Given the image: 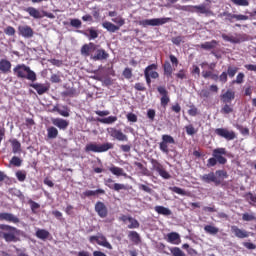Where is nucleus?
Here are the masks:
<instances>
[{
	"label": "nucleus",
	"instance_id": "nucleus-63",
	"mask_svg": "<svg viewBox=\"0 0 256 256\" xmlns=\"http://www.w3.org/2000/svg\"><path fill=\"white\" fill-rule=\"evenodd\" d=\"M181 11H186L188 13H195V6L193 5H186L180 7Z\"/></svg>",
	"mask_w": 256,
	"mask_h": 256
},
{
	"label": "nucleus",
	"instance_id": "nucleus-10",
	"mask_svg": "<svg viewBox=\"0 0 256 256\" xmlns=\"http://www.w3.org/2000/svg\"><path fill=\"white\" fill-rule=\"evenodd\" d=\"M219 17H225V21H229V23H233V19L236 21H249V16L247 15L233 14L227 11L220 13Z\"/></svg>",
	"mask_w": 256,
	"mask_h": 256
},
{
	"label": "nucleus",
	"instance_id": "nucleus-33",
	"mask_svg": "<svg viewBox=\"0 0 256 256\" xmlns=\"http://www.w3.org/2000/svg\"><path fill=\"white\" fill-rule=\"evenodd\" d=\"M154 210L156 211V213H158V215H164L165 217H169V215H173V212L164 206H155Z\"/></svg>",
	"mask_w": 256,
	"mask_h": 256
},
{
	"label": "nucleus",
	"instance_id": "nucleus-6",
	"mask_svg": "<svg viewBox=\"0 0 256 256\" xmlns=\"http://www.w3.org/2000/svg\"><path fill=\"white\" fill-rule=\"evenodd\" d=\"M173 21L171 18H153V19H145L140 20L138 25L141 27H159L161 25H165L166 23H171Z\"/></svg>",
	"mask_w": 256,
	"mask_h": 256
},
{
	"label": "nucleus",
	"instance_id": "nucleus-57",
	"mask_svg": "<svg viewBox=\"0 0 256 256\" xmlns=\"http://www.w3.org/2000/svg\"><path fill=\"white\" fill-rule=\"evenodd\" d=\"M70 25H71V27H75V29H80V27H81V25H83V23L81 22V20L75 18V19L70 20Z\"/></svg>",
	"mask_w": 256,
	"mask_h": 256
},
{
	"label": "nucleus",
	"instance_id": "nucleus-43",
	"mask_svg": "<svg viewBox=\"0 0 256 256\" xmlns=\"http://www.w3.org/2000/svg\"><path fill=\"white\" fill-rule=\"evenodd\" d=\"M237 71H239V68L237 66H231L229 65L227 68V75L230 77V79H233L235 75H237Z\"/></svg>",
	"mask_w": 256,
	"mask_h": 256
},
{
	"label": "nucleus",
	"instance_id": "nucleus-49",
	"mask_svg": "<svg viewBox=\"0 0 256 256\" xmlns=\"http://www.w3.org/2000/svg\"><path fill=\"white\" fill-rule=\"evenodd\" d=\"M23 163V160L17 156H13L12 159L10 160V165H14V167H21Z\"/></svg>",
	"mask_w": 256,
	"mask_h": 256
},
{
	"label": "nucleus",
	"instance_id": "nucleus-7",
	"mask_svg": "<svg viewBox=\"0 0 256 256\" xmlns=\"http://www.w3.org/2000/svg\"><path fill=\"white\" fill-rule=\"evenodd\" d=\"M169 145H175V138L169 134L162 135V141L159 143V149L166 155L169 154Z\"/></svg>",
	"mask_w": 256,
	"mask_h": 256
},
{
	"label": "nucleus",
	"instance_id": "nucleus-29",
	"mask_svg": "<svg viewBox=\"0 0 256 256\" xmlns=\"http://www.w3.org/2000/svg\"><path fill=\"white\" fill-rule=\"evenodd\" d=\"M11 62L7 59L0 60V71L4 74L11 73Z\"/></svg>",
	"mask_w": 256,
	"mask_h": 256
},
{
	"label": "nucleus",
	"instance_id": "nucleus-21",
	"mask_svg": "<svg viewBox=\"0 0 256 256\" xmlns=\"http://www.w3.org/2000/svg\"><path fill=\"white\" fill-rule=\"evenodd\" d=\"M194 13H198L200 15H206V16L213 15V11H211V8L207 7V5L205 4L195 5Z\"/></svg>",
	"mask_w": 256,
	"mask_h": 256
},
{
	"label": "nucleus",
	"instance_id": "nucleus-40",
	"mask_svg": "<svg viewBox=\"0 0 256 256\" xmlns=\"http://www.w3.org/2000/svg\"><path fill=\"white\" fill-rule=\"evenodd\" d=\"M128 238L132 243H135L136 245H139L141 243V236H139V233L137 231H130L128 234Z\"/></svg>",
	"mask_w": 256,
	"mask_h": 256
},
{
	"label": "nucleus",
	"instance_id": "nucleus-2",
	"mask_svg": "<svg viewBox=\"0 0 256 256\" xmlns=\"http://www.w3.org/2000/svg\"><path fill=\"white\" fill-rule=\"evenodd\" d=\"M13 71L14 75H16L18 79H27L32 83H35V81H37V74L25 64L16 65Z\"/></svg>",
	"mask_w": 256,
	"mask_h": 256
},
{
	"label": "nucleus",
	"instance_id": "nucleus-52",
	"mask_svg": "<svg viewBox=\"0 0 256 256\" xmlns=\"http://www.w3.org/2000/svg\"><path fill=\"white\" fill-rule=\"evenodd\" d=\"M242 221H256L254 213H244L242 214Z\"/></svg>",
	"mask_w": 256,
	"mask_h": 256
},
{
	"label": "nucleus",
	"instance_id": "nucleus-50",
	"mask_svg": "<svg viewBox=\"0 0 256 256\" xmlns=\"http://www.w3.org/2000/svg\"><path fill=\"white\" fill-rule=\"evenodd\" d=\"M128 221L130 223L128 229H139V221H137V219L128 218Z\"/></svg>",
	"mask_w": 256,
	"mask_h": 256
},
{
	"label": "nucleus",
	"instance_id": "nucleus-42",
	"mask_svg": "<svg viewBox=\"0 0 256 256\" xmlns=\"http://www.w3.org/2000/svg\"><path fill=\"white\" fill-rule=\"evenodd\" d=\"M99 123H104V125H112L117 121V116H109L107 118L98 119Z\"/></svg>",
	"mask_w": 256,
	"mask_h": 256
},
{
	"label": "nucleus",
	"instance_id": "nucleus-59",
	"mask_svg": "<svg viewBox=\"0 0 256 256\" xmlns=\"http://www.w3.org/2000/svg\"><path fill=\"white\" fill-rule=\"evenodd\" d=\"M135 167L139 168L142 171V175H147L149 170L141 163V162H134Z\"/></svg>",
	"mask_w": 256,
	"mask_h": 256
},
{
	"label": "nucleus",
	"instance_id": "nucleus-47",
	"mask_svg": "<svg viewBox=\"0 0 256 256\" xmlns=\"http://www.w3.org/2000/svg\"><path fill=\"white\" fill-rule=\"evenodd\" d=\"M150 163H151L154 171H156L157 173H159V171H161V169L164 168L156 159H151Z\"/></svg>",
	"mask_w": 256,
	"mask_h": 256
},
{
	"label": "nucleus",
	"instance_id": "nucleus-46",
	"mask_svg": "<svg viewBox=\"0 0 256 256\" xmlns=\"http://www.w3.org/2000/svg\"><path fill=\"white\" fill-rule=\"evenodd\" d=\"M170 253L172 256H185V252H183L179 247L170 248Z\"/></svg>",
	"mask_w": 256,
	"mask_h": 256
},
{
	"label": "nucleus",
	"instance_id": "nucleus-62",
	"mask_svg": "<svg viewBox=\"0 0 256 256\" xmlns=\"http://www.w3.org/2000/svg\"><path fill=\"white\" fill-rule=\"evenodd\" d=\"M185 130H186V133H187V135H191V136H193V135H195V133H197V130L195 129V127H193V125H188V126H186L185 127Z\"/></svg>",
	"mask_w": 256,
	"mask_h": 256
},
{
	"label": "nucleus",
	"instance_id": "nucleus-16",
	"mask_svg": "<svg viewBox=\"0 0 256 256\" xmlns=\"http://www.w3.org/2000/svg\"><path fill=\"white\" fill-rule=\"evenodd\" d=\"M222 39L228 41V43H243L247 41V36L245 34H236V36H229L227 34H222Z\"/></svg>",
	"mask_w": 256,
	"mask_h": 256
},
{
	"label": "nucleus",
	"instance_id": "nucleus-19",
	"mask_svg": "<svg viewBox=\"0 0 256 256\" xmlns=\"http://www.w3.org/2000/svg\"><path fill=\"white\" fill-rule=\"evenodd\" d=\"M30 87H32V89H35L38 95H45V93H48L49 89H51V86L49 84L41 83L30 84Z\"/></svg>",
	"mask_w": 256,
	"mask_h": 256
},
{
	"label": "nucleus",
	"instance_id": "nucleus-58",
	"mask_svg": "<svg viewBox=\"0 0 256 256\" xmlns=\"http://www.w3.org/2000/svg\"><path fill=\"white\" fill-rule=\"evenodd\" d=\"M170 189L173 191V193H177V195H182V196L187 195V192L183 188L174 186Z\"/></svg>",
	"mask_w": 256,
	"mask_h": 256
},
{
	"label": "nucleus",
	"instance_id": "nucleus-48",
	"mask_svg": "<svg viewBox=\"0 0 256 256\" xmlns=\"http://www.w3.org/2000/svg\"><path fill=\"white\" fill-rule=\"evenodd\" d=\"M221 113L223 115H229L230 113H233V106L225 103V105L221 108Z\"/></svg>",
	"mask_w": 256,
	"mask_h": 256
},
{
	"label": "nucleus",
	"instance_id": "nucleus-4",
	"mask_svg": "<svg viewBox=\"0 0 256 256\" xmlns=\"http://www.w3.org/2000/svg\"><path fill=\"white\" fill-rule=\"evenodd\" d=\"M223 155H227L226 148H215L212 151V158L207 160L206 167H215L217 163H219V165H225L227 163V158H225Z\"/></svg>",
	"mask_w": 256,
	"mask_h": 256
},
{
	"label": "nucleus",
	"instance_id": "nucleus-38",
	"mask_svg": "<svg viewBox=\"0 0 256 256\" xmlns=\"http://www.w3.org/2000/svg\"><path fill=\"white\" fill-rule=\"evenodd\" d=\"M102 27L109 31V33H115L116 31H119V26L107 21L102 23Z\"/></svg>",
	"mask_w": 256,
	"mask_h": 256
},
{
	"label": "nucleus",
	"instance_id": "nucleus-27",
	"mask_svg": "<svg viewBox=\"0 0 256 256\" xmlns=\"http://www.w3.org/2000/svg\"><path fill=\"white\" fill-rule=\"evenodd\" d=\"M222 103H231L235 99V92L233 90H227L220 96Z\"/></svg>",
	"mask_w": 256,
	"mask_h": 256
},
{
	"label": "nucleus",
	"instance_id": "nucleus-53",
	"mask_svg": "<svg viewBox=\"0 0 256 256\" xmlns=\"http://www.w3.org/2000/svg\"><path fill=\"white\" fill-rule=\"evenodd\" d=\"M59 115L62 117H69L71 115V110L68 106H62V109L60 108Z\"/></svg>",
	"mask_w": 256,
	"mask_h": 256
},
{
	"label": "nucleus",
	"instance_id": "nucleus-39",
	"mask_svg": "<svg viewBox=\"0 0 256 256\" xmlns=\"http://www.w3.org/2000/svg\"><path fill=\"white\" fill-rule=\"evenodd\" d=\"M95 195H105V191L103 189L97 190H86L83 192L84 197H95Z\"/></svg>",
	"mask_w": 256,
	"mask_h": 256
},
{
	"label": "nucleus",
	"instance_id": "nucleus-28",
	"mask_svg": "<svg viewBox=\"0 0 256 256\" xmlns=\"http://www.w3.org/2000/svg\"><path fill=\"white\" fill-rule=\"evenodd\" d=\"M24 11L29 14L30 17H33V19H43V15H41V12L35 7L25 8Z\"/></svg>",
	"mask_w": 256,
	"mask_h": 256
},
{
	"label": "nucleus",
	"instance_id": "nucleus-32",
	"mask_svg": "<svg viewBox=\"0 0 256 256\" xmlns=\"http://www.w3.org/2000/svg\"><path fill=\"white\" fill-rule=\"evenodd\" d=\"M219 45L217 40H212L210 42H204L200 44V48L204 49L205 51H211V49H215Z\"/></svg>",
	"mask_w": 256,
	"mask_h": 256
},
{
	"label": "nucleus",
	"instance_id": "nucleus-26",
	"mask_svg": "<svg viewBox=\"0 0 256 256\" xmlns=\"http://www.w3.org/2000/svg\"><path fill=\"white\" fill-rule=\"evenodd\" d=\"M168 243H172V245H179L181 243V236L177 232H171L167 234Z\"/></svg>",
	"mask_w": 256,
	"mask_h": 256
},
{
	"label": "nucleus",
	"instance_id": "nucleus-60",
	"mask_svg": "<svg viewBox=\"0 0 256 256\" xmlns=\"http://www.w3.org/2000/svg\"><path fill=\"white\" fill-rule=\"evenodd\" d=\"M158 175L162 177V179H171V174L165 170V168L158 171Z\"/></svg>",
	"mask_w": 256,
	"mask_h": 256
},
{
	"label": "nucleus",
	"instance_id": "nucleus-11",
	"mask_svg": "<svg viewBox=\"0 0 256 256\" xmlns=\"http://www.w3.org/2000/svg\"><path fill=\"white\" fill-rule=\"evenodd\" d=\"M104 185L117 193H119V191H127V186L125 184L115 183L113 178L104 179Z\"/></svg>",
	"mask_w": 256,
	"mask_h": 256
},
{
	"label": "nucleus",
	"instance_id": "nucleus-8",
	"mask_svg": "<svg viewBox=\"0 0 256 256\" xmlns=\"http://www.w3.org/2000/svg\"><path fill=\"white\" fill-rule=\"evenodd\" d=\"M215 135L218 137H222V139H226V141H233L237 139V134L233 130H229L227 128H216L214 130Z\"/></svg>",
	"mask_w": 256,
	"mask_h": 256
},
{
	"label": "nucleus",
	"instance_id": "nucleus-5",
	"mask_svg": "<svg viewBox=\"0 0 256 256\" xmlns=\"http://www.w3.org/2000/svg\"><path fill=\"white\" fill-rule=\"evenodd\" d=\"M110 149H113V143L111 142H106L104 144L89 143L85 146L86 153H106V151H109Z\"/></svg>",
	"mask_w": 256,
	"mask_h": 256
},
{
	"label": "nucleus",
	"instance_id": "nucleus-3",
	"mask_svg": "<svg viewBox=\"0 0 256 256\" xmlns=\"http://www.w3.org/2000/svg\"><path fill=\"white\" fill-rule=\"evenodd\" d=\"M229 174L225 170H216L215 172H209L200 176V180L203 183H214L216 186L221 185L223 179H227Z\"/></svg>",
	"mask_w": 256,
	"mask_h": 256
},
{
	"label": "nucleus",
	"instance_id": "nucleus-34",
	"mask_svg": "<svg viewBox=\"0 0 256 256\" xmlns=\"http://www.w3.org/2000/svg\"><path fill=\"white\" fill-rule=\"evenodd\" d=\"M109 171L112 173V175H116V177H127V173H125L123 168L112 166L109 168Z\"/></svg>",
	"mask_w": 256,
	"mask_h": 256
},
{
	"label": "nucleus",
	"instance_id": "nucleus-18",
	"mask_svg": "<svg viewBox=\"0 0 256 256\" xmlns=\"http://www.w3.org/2000/svg\"><path fill=\"white\" fill-rule=\"evenodd\" d=\"M51 123L54 127L60 129V131H65L69 127V121L63 118H51Z\"/></svg>",
	"mask_w": 256,
	"mask_h": 256
},
{
	"label": "nucleus",
	"instance_id": "nucleus-35",
	"mask_svg": "<svg viewBox=\"0 0 256 256\" xmlns=\"http://www.w3.org/2000/svg\"><path fill=\"white\" fill-rule=\"evenodd\" d=\"M163 71H164V75L166 77H172L173 76V66H171V62L170 61H165L163 64Z\"/></svg>",
	"mask_w": 256,
	"mask_h": 256
},
{
	"label": "nucleus",
	"instance_id": "nucleus-56",
	"mask_svg": "<svg viewBox=\"0 0 256 256\" xmlns=\"http://www.w3.org/2000/svg\"><path fill=\"white\" fill-rule=\"evenodd\" d=\"M228 77L229 75L224 71L221 73V75L218 76V81L222 83V85H225V83L228 81Z\"/></svg>",
	"mask_w": 256,
	"mask_h": 256
},
{
	"label": "nucleus",
	"instance_id": "nucleus-20",
	"mask_svg": "<svg viewBox=\"0 0 256 256\" xmlns=\"http://www.w3.org/2000/svg\"><path fill=\"white\" fill-rule=\"evenodd\" d=\"M0 221H6L7 223H14V225H17V223H20L19 217L8 212L0 213Z\"/></svg>",
	"mask_w": 256,
	"mask_h": 256
},
{
	"label": "nucleus",
	"instance_id": "nucleus-31",
	"mask_svg": "<svg viewBox=\"0 0 256 256\" xmlns=\"http://www.w3.org/2000/svg\"><path fill=\"white\" fill-rule=\"evenodd\" d=\"M148 69V76L152 79H159V72H156V69H158L157 64H150L146 67Z\"/></svg>",
	"mask_w": 256,
	"mask_h": 256
},
{
	"label": "nucleus",
	"instance_id": "nucleus-1",
	"mask_svg": "<svg viewBox=\"0 0 256 256\" xmlns=\"http://www.w3.org/2000/svg\"><path fill=\"white\" fill-rule=\"evenodd\" d=\"M21 234V230L17 229V227L0 224V239H4L6 243H17L21 241L19 235Z\"/></svg>",
	"mask_w": 256,
	"mask_h": 256
},
{
	"label": "nucleus",
	"instance_id": "nucleus-64",
	"mask_svg": "<svg viewBox=\"0 0 256 256\" xmlns=\"http://www.w3.org/2000/svg\"><path fill=\"white\" fill-rule=\"evenodd\" d=\"M4 33L6 35H9L10 37H13V35H15V29L13 28V26H8L4 29Z\"/></svg>",
	"mask_w": 256,
	"mask_h": 256
},
{
	"label": "nucleus",
	"instance_id": "nucleus-22",
	"mask_svg": "<svg viewBox=\"0 0 256 256\" xmlns=\"http://www.w3.org/2000/svg\"><path fill=\"white\" fill-rule=\"evenodd\" d=\"M231 233H233L238 239H247V237H249V232H247V230H243L235 225L231 226Z\"/></svg>",
	"mask_w": 256,
	"mask_h": 256
},
{
	"label": "nucleus",
	"instance_id": "nucleus-9",
	"mask_svg": "<svg viewBox=\"0 0 256 256\" xmlns=\"http://www.w3.org/2000/svg\"><path fill=\"white\" fill-rule=\"evenodd\" d=\"M90 243H97V245H100V247H105L106 249H113V246L109 241H107V237H105L103 234H98L97 236H90L89 237Z\"/></svg>",
	"mask_w": 256,
	"mask_h": 256
},
{
	"label": "nucleus",
	"instance_id": "nucleus-13",
	"mask_svg": "<svg viewBox=\"0 0 256 256\" xmlns=\"http://www.w3.org/2000/svg\"><path fill=\"white\" fill-rule=\"evenodd\" d=\"M107 133L110 135V137L116 139L117 141H129L127 135L115 127L107 128Z\"/></svg>",
	"mask_w": 256,
	"mask_h": 256
},
{
	"label": "nucleus",
	"instance_id": "nucleus-14",
	"mask_svg": "<svg viewBox=\"0 0 256 256\" xmlns=\"http://www.w3.org/2000/svg\"><path fill=\"white\" fill-rule=\"evenodd\" d=\"M18 34L24 37V39H31L35 35V32L29 25H20L18 26Z\"/></svg>",
	"mask_w": 256,
	"mask_h": 256
},
{
	"label": "nucleus",
	"instance_id": "nucleus-41",
	"mask_svg": "<svg viewBox=\"0 0 256 256\" xmlns=\"http://www.w3.org/2000/svg\"><path fill=\"white\" fill-rule=\"evenodd\" d=\"M205 233H208L209 235H217L219 233V228L213 226V225H206L204 226Z\"/></svg>",
	"mask_w": 256,
	"mask_h": 256
},
{
	"label": "nucleus",
	"instance_id": "nucleus-25",
	"mask_svg": "<svg viewBox=\"0 0 256 256\" xmlns=\"http://www.w3.org/2000/svg\"><path fill=\"white\" fill-rule=\"evenodd\" d=\"M78 33H82V35H85V37H87L89 41H93L99 37V32L93 27L88 28L86 32L79 30Z\"/></svg>",
	"mask_w": 256,
	"mask_h": 256
},
{
	"label": "nucleus",
	"instance_id": "nucleus-30",
	"mask_svg": "<svg viewBox=\"0 0 256 256\" xmlns=\"http://www.w3.org/2000/svg\"><path fill=\"white\" fill-rule=\"evenodd\" d=\"M35 235L37 239H41L42 241H47L51 237V233L46 229H38Z\"/></svg>",
	"mask_w": 256,
	"mask_h": 256
},
{
	"label": "nucleus",
	"instance_id": "nucleus-37",
	"mask_svg": "<svg viewBox=\"0 0 256 256\" xmlns=\"http://www.w3.org/2000/svg\"><path fill=\"white\" fill-rule=\"evenodd\" d=\"M245 201H247V203H249V205H252L253 207H255L256 205V194H253L252 192H247L243 195Z\"/></svg>",
	"mask_w": 256,
	"mask_h": 256
},
{
	"label": "nucleus",
	"instance_id": "nucleus-24",
	"mask_svg": "<svg viewBox=\"0 0 256 256\" xmlns=\"http://www.w3.org/2000/svg\"><path fill=\"white\" fill-rule=\"evenodd\" d=\"M93 61H105L109 59V53L105 49H97L95 55H91Z\"/></svg>",
	"mask_w": 256,
	"mask_h": 256
},
{
	"label": "nucleus",
	"instance_id": "nucleus-15",
	"mask_svg": "<svg viewBox=\"0 0 256 256\" xmlns=\"http://www.w3.org/2000/svg\"><path fill=\"white\" fill-rule=\"evenodd\" d=\"M95 51H97V45L93 42H89L81 47L80 53L83 57H91V55H93L92 53H95Z\"/></svg>",
	"mask_w": 256,
	"mask_h": 256
},
{
	"label": "nucleus",
	"instance_id": "nucleus-55",
	"mask_svg": "<svg viewBox=\"0 0 256 256\" xmlns=\"http://www.w3.org/2000/svg\"><path fill=\"white\" fill-rule=\"evenodd\" d=\"M122 75L125 79H131L133 77V69L125 68L122 72Z\"/></svg>",
	"mask_w": 256,
	"mask_h": 256
},
{
	"label": "nucleus",
	"instance_id": "nucleus-12",
	"mask_svg": "<svg viewBox=\"0 0 256 256\" xmlns=\"http://www.w3.org/2000/svg\"><path fill=\"white\" fill-rule=\"evenodd\" d=\"M157 91L159 95H161V98H160L161 107H164L165 109L171 102V98L169 97V91H167V88H165V86H158Z\"/></svg>",
	"mask_w": 256,
	"mask_h": 256
},
{
	"label": "nucleus",
	"instance_id": "nucleus-17",
	"mask_svg": "<svg viewBox=\"0 0 256 256\" xmlns=\"http://www.w3.org/2000/svg\"><path fill=\"white\" fill-rule=\"evenodd\" d=\"M211 93H219V86L212 84L208 89H202L199 93L201 99H210Z\"/></svg>",
	"mask_w": 256,
	"mask_h": 256
},
{
	"label": "nucleus",
	"instance_id": "nucleus-61",
	"mask_svg": "<svg viewBox=\"0 0 256 256\" xmlns=\"http://www.w3.org/2000/svg\"><path fill=\"white\" fill-rule=\"evenodd\" d=\"M28 204L31 207L32 213H35V210L36 209H40V207H41V205H39V203H37V202H35V201L31 200V199L28 200Z\"/></svg>",
	"mask_w": 256,
	"mask_h": 256
},
{
	"label": "nucleus",
	"instance_id": "nucleus-54",
	"mask_svg": "<svg viewBox=\"0 0 256 256\" xmlns=\"http://www.w3.org/2000/svg\"><path fill=\"white\" fill-rule=\"evenodd\" d=\"M112 21H113V23H116V27H119V29H121V27H123V25H125V20L121 16L113 18Z\"/></svg>",
	"mask_w": 256,
	"mask_h": 256
},
{
	"label": "nucleus",
	"instance_id": "nucleus-36",
	"mask_svg": "<svg viewBox=\"0 0 256 256\" xmlns=\"http://www.w3.org/2000/svg\"><path fill=\"white\" fill-rule=\"evenodd\" d=\"M48 139H57L59 137V130L55 126H50L47 128Z\"/></svg>",
	"mask_w": 256,
	"mask_h": 256
},
{
	"label": "nucleus",
	"instance_id": "nucleus-51",
	"mask_svg": "<svg viewBox=\"0 0 256 256\" xmlns=\"http://www.w3.org/2000/svg\"><path fill=\"white\" fill-rule=\"evenodd\" d=\"M231 2L238 7H249V0H231Z\"/></svg>",
	"mask_w": 256,
	"mask_h": 256
},
{
	"label": "nucleus",
	"instance_id": "nucleus-44",
	"mask_svg": "<svg viewBox=\"0 0 256 256\" xmlns=\"http://www.w3.org/2000/svg\"><path fill=\"white\" fill-rule=\"evenodd\" d=\"M10 142L13 153H19L21 151V142H19L17 139H13Z\"/></svg>",
	"mask_w": 256,
	"mask_h": 256
},
{
	"label": "nucleus",
	"instance_id": "nucleus-45",
	"mask_svg": "<svg viewBox=\"0 0 256 256\" xmlns=\"http://www.w3.org/2000/svg\"><path fill=\"white\" fill-rule=\"evenodd\" d=\"M16 179H18V181H20V183H23V181H25V179H27V172H25V170H18L16 172Z\"/></svg>",
	"mask_w": 256,
	"mask_h": 256
},
{
	"label": "nucleus",
	"instance_id": "nucleus-23",
	"mask_svg": "<svg viewBox=\"0 0 256 256\" xmlns=\"http://www.w3.org/2000/svg\"><path fill=\"white\" fill-rule=\"evenodd\" d=\"M95 211L101 217V219H105L107 217V206H105V203L98 201L95 204Z\"/></svg>",
	"mask_w": 256,
	"mask_h": 256
}]
</instances>
